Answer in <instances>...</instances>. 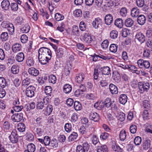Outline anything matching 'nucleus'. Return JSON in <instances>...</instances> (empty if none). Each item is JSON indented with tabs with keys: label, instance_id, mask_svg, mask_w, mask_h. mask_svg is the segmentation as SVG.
<instances>
[{
	"label": "nucleus",
	"instance_id": "nucleus-13",
	"mask_svg": "<svg viewBox=\"0 0 152 152\" xmlns=\"http://www.w3.org/2000/svg\"><path fill=\"white\" fill-rule=\"evenodd\" d=\"M53 109V106L52 105L50 104L48 105L44 110V114L46 116L49 115L52 112Z\"/></svg>",
	"mask_w": 152,
	"mask_h": 152
},
{
	"label": "nucleus",
	"instance_id": "nucleus-57",
	"mask_svg": "<svg viewBox=\"0 0 152 152\" xmlns=\"http://www.w3.org/2000/svg\"><path fill=\"white\" fill-rule=\"evenodd\" d=\"M34 137L33 135L31 133H28L26 136V139L29 141H32L33 140Z\"/></svg>",
	"mask_w": 152,
	"mask_h": 152
},
{
	"label": "nucleus",
	"instance_id": "nucleus-60",
	"mask_svg": "<svg viewBox=\"0 0 152 152\" xmlns=\"http://www.w3.org/2000/svg\"><path fill=\"white\" fill-rule=\"evenodd\" d=\"M109 134L106 132H103L100 135V138L102 140H104L107 139L109 137Z\"/></svg>",
	"mask_w": 152,
	"mask_h": 152
},
{
	"label": "nucleus",
	"instance_id": "nucleus-40",
	"mask_svg": "<svg viewBox=\"0 0 152 152\" xmlns=\"http://www.w3.org/2000/svg\"><path fill=\"white\" fill-rule=\"evenodd\" d=\"M126 132L124 130H121L119 134V137L121 140L124 141L126 139Z\"/></svg>",
	"mask_w": 152,
	"mask_h": 152
},
{
	"label": "nucleus",
	"instance_id": "nucleus-53",
	"mask_svg": "<svg viewBox=\"0 0 152 152\" xmlns=\"http://www.w3.org/2000/svg\"><path fill=\"white\" fill-rule=\"evenodd\" d=\"M73 14L75 16L79 17L82 15V12L81 10L77 9L74 11Z\"/></svg>",
	"mask_w": 152,
	"mask_h": 152
},
{
	"label": "nucleus",
	"instance_id": "nucleus-23",
	"mask_svg": "<svg viewBox=\"0 0 152 152\" xmlns=\"http://www.w3.org/2000/svg\"><path fill=\"white\" fill-rule=\"evenodd\" d=\"M25 58L24 54L23 53H18L15 56L16 60L18 62H21L23 61Z\"/></svg>",
	"mask_w": 152,
	"mask_h": 152
},
{
	"label": "nucleus",
	"instance_id": "nucleus-26",
	"mask_svg": "<svg viewBox=\"0 0 152 152\" xmlns=\"http://www.w3.org/2000/svg\"><path fill=\"white\" fill-rule=\"evenodd\" d=\"M72 90V87L69 84H66L64 85L63 87V91L66 94L70 93Z\"/></svg>",
	"mask_w": 152,
	"mask_h": 152
},
{
	"label": "nucleus",
	"instance_id": "nucleus-11",
	"mask_svg": "<svg viewBox=\"0 0 152 152\" xmlns=\"http://www.w3.org/2000/svg\"><path fill=\"white\" fill-rule=\"evenodd\" d=\"M17 4L15 3H12L11 4L10 7L12 10L13 11H17L18 8V4L20 5L21 2L20 0H14Z\"/></svg>",
	"mask_w": 152,
	"mask_h": 152
},
{
	"label": "nucleus",
	"instance_id": "nucleus-42",
	"mask_svg": "<svg viewBox=\"0 0 152 152\" xmlns=\"http://www.w3.org/2000/svg\"><path fill=\"white\" fill-rule=\"evenodd\" d=\"M51 148H55L57 147L58 143L56 139H53L50 141V144L49 145Z\"/></svg>",
	"mask_w": 152,
	"mask_h": 152
},
{
	"label": "nucleus",
	"instance_id": "nucleus-46",
	"mask_svg": "<svg viewBox=\"0 0 152 152\" xmlns=\"http://www.w3.org/2000/svg\"><path fill=\"white\" fill-rule=\"evenodd\" d=\"M117 45L115 44H112L110 47V50L111 52L115 53L117 51Z\"/></svg>",
	"mask_w": 152,
	"mask_h": 152
},
{
	"label": "nucleus",
	"instance_id": "nucleus-29",
	"mask_svg": "<svg viewBox=\"0 0 152 152\" xmlns=\"http://www.w3.org/2000/svg\"><path fill=\"white\" fill-rule=\"evenodd\" d=\"M97 151V152H108L107 147L105 145L98 146Z\"/></svg>",
	"mask_w": 152,
	"mask_h": 152
},
{
	"label": "nucleus",
	"instance_id": "nucleus-34",
	"mask_svg": "<svg viewBox=\"0 0 152 152\" xmlns=\"http://www.w3.org/2000/svg\"><path fill=\"white\" fill-rule=\"evenodd\" d=\"M134 22L133 20L130 18L127 19L125 22V25L127 27H131L133 24Z\"/></svg>",
	"mask_w": 152,
	"mask_h": 152
},
{
	"label": "nucleus",
	"instance_id": "nucleus-38",
	"mask_svg": "<svg viewBox=\"0 0 152 152\" xmlns=\"http://www.w3.org/2000/svg\"><path fill=\"white\" fill-rule=\"evenodd\" d=\"M11 70L13 74H17L19 72V68L18 66L17 65H13L11 68Z\"/></svg>",
	"mask_w": 152,
	"mask_h": 152
},
{
	"label": "nucleus",
	"instance_id": "nucleus-25",
	"mask_svg": "<svg viewBox=\"0 0 152 152\" xmlns=\"http://www.w3.org/2000/svg\"><path fill=\"white\" fill-rule=\"evenodd\" d=\"M104 106V102L102 101L98 102L94 105V107L99 110H102Z\"/></svg>",
	"mask_w": 152,
	"mask_h": 152
},
{
	"label": "nucleus",
	"instance_id": "nucleus-45",
	"mask_svg": "<svg viewBox=\"0 0 152 152\" xmlns=\"http://www.w3.org/2000/svg\"><path fill=\"white\" fill-rule=\"evenodd\" d=\"M64 18L63 15L59 13H56L55 16V18L57 21L62 20Z\"/></svg>",
	"mask_w": 152,
	"mask_h": 152
},
{
	"label": "nucleus",
	"instance_id": "nucleus-49",
	"mask_svg": "<svg viewBox=\"0 0 152 152\" xmlns=\"http://www.w3.org/2000/svg\"><path fill=\"white\" fill-rule=\"evenodd\" d=\"M125 114L123 112H120L118 113V119L120 121H122L125 120Z\"/></svg>",
	"mask_w": 152,
	"mask_h": 152
},
{
	"label": "nucleus",
	"instance_id": "nucleus-16",
	"mask_svg": "<svg viewBox=\"0 0 152 152\" xmlns=\"http://www.w3.org/2000/svg\"><path fill=\"white\" fill-rule=\"evenodd\" d=\"M151 144V141L149 139L145 140L143 142L142 147L144 150H147L150 148Z\"/></svg>",
	"mask_w": 152,
	"mask_h": 152
},
{
	"label": "nucleus",
	"instance_id": "nucleus-20",
	"mask_svg": "<svg viewBox=\"0 0 152 152\" xmlns=\"http://www.w3.org/2000/svg\"><path fill=\"white\" fill-rule=\"evenodd\" d=\"M22 48L21 45L19 43H15L13 45L12 47V50L14 53H17L20 51Z\"/></svg>",
	"mask_w": 152,
	"mask_h": 152
},
{
	"label": "nucleus",
	"instance_id": "nucleus-15",
	"mask_svg": "<svg viewBox=\"0 0 152 152\" xmlns=\"http://www.w3.org/2000/svg\"><path fill=\"white\" fill-rule=\"evenodd\" d=\"M10 3L8 0H4L1 3L2 9L4 10H7L9 8Z\"/></svg>",
	"mask_w": 152,
	"mask_h": 152
},
{
	"label": "nucleus",
	"instance_id": "nucleus-18",
	"mask_svg": "<svg viewBox=\"0 0 152 152\" xmlns=\"http://www.w3.org/2000/svg\"><path fill=\"white\" fill-rule=\"evenodd\" d=\"M12 128V125L8 121L4 122L3 126V129L5 132H8Z\"/></svg>",
	"mask_w": 152,
	"mask_h": 152
},
{
	"label": "nucleus",
	"instance_id": "nucleus-22",
	"mask_svg": "<svg viewBox=\"0 0 152 152\" xmlns=\"http://www.w3.org/2000/svg\"><path fill=\"white\" fill-rule=\"evenodd\" d=\"M140 13L139 10L137 7L133 8L131 11V15L134 18H137Z\"/></svg>",
	"mask_w": 152,
	"mask_h": 152
},
{
	"label": "nucleus",
	"instance_id": "nucleus-51",
	"mask_svg": "<svg viewBox=\"0 0 152 152\" xmlns=\"http://www.w3.org/2000/svg\"><path fill=\"white\" fill-rule=\"evenodd\" d=\"M127 10L126 7L122 8L120 11V15L122 17H125L127 14Z\"/></svg>",
	"mask_w": 152,
	"mask_h": 152
},
{
	"label": "nucleus",
	"instance_id": "nucleus-8",
	"mask_svg": "<svg viewBox=\"0 0 152 152\" xmlns=\"http://www.w3.org/2000/svg\"><path fill=\"white\" fill-rule=\"evenodd\" d=\"M23 114L19 113L13 115L12 116L11 118L13 122H19L23 119Z\"/></svg>",
	"mask_w": 152,
	"mask_h": 152
},
{
	"label": "nucleus",
	"instance_id": "nucleus-36",
	"mask_svg": "<svg viewBox=\"0 0 152 152\" xmlns=\"http://www.w3.org/2000/svg\"><path fill=\"white\" fill-rule=\"evenodd\" d=\"M7 29L10 34L12 35L14 32V27L12 23H10V25L7 28Z\"/></svg>",
	"mask_w": 152,
	"mask_h": 152
},
{
	"label": "nucleus",
	"instance_id": "nucleus-2",
	"mask_svg": "<svg viewBox=\"0 0 152 152\" xmlns=\"http://www.w3.org/2000/svg\"><path fill=\"white\" fill-rule=\"evenodd\" d=\"M35 88L33 86H28L26 90L25 94L26 96L28 97L31 98L34 96Z\"/></svg>",
	"mask_w": 152,
	"mask_h": 152
},
{
	"label": "nucleus",
	"instance_id": "nucleus-41",
	"mask_svg": "<svg viewBox=\"0 0 152 152\" xmlns=\"http://www.w3.org/2000/svg\"><path fill=\"white\" fill-rule=\"evenodd\" d=\"M27 150L30 152H34L35 150V146L33 143L28 144L27 146Z\"/></svg>",
	"mask_w": 152,
	"mask_h": 152
},
{
	"label": "nucleus",
	"instance_id": "nucleus-3",
	"mask_svg": "<svg viewBox=\"0 0 152 152\" xmlns=\"http://www.w3.org/2000/svg\"><path fill=\"white\" fill-rule=\"evenodd\" d=\"M138 87L141 93L147 91L149 88L150 85L148 83L145 82H139Z\"/></svg>",
	"mask_w": 152,
	"mask_h": 152
},
{
	"label": "nucleus",
	"instance_id": "nucleus-19",
	"mask_svg": "<svg viewBox=\"0 0 152 152\" xmlns=\"http://www.w3.org/2000/svg\"><path fill=\"white\" fill-rule=\"evenodd\" d=\"M110 91L112 94H116L118 93V91L117 87L113 84H111L109 85Z\"/></svg>",
	"mask_w": 152,
	"mask_h": 152
},
{
	"label": "nucleus",
	"instance_id": "nucleus-62",
	"mask_svg": "<svg viewBox=\"0 0 152 152\" xmlns=\"http://www.w3.org/2000/svg\"><path fill=\"white\" fill-rule=\"evenodd\" d=\"M109 44L108 41L107 40H104L102 43L101 47L103 49H106L108 47Z\"/></svg>",
	"mask_w": 152,
	"mask_h": 152
},
{
	"label": "nucleus",
	"instance_id": "nucleus-37",
	"mask_svg": "<svg viewBox=\"0 0 152 152\" xmlns=\"http://www.w3.org/2000/svg\"><path fill=\"white\" fill-rule=\"evenodd\" d=\"M101 71L102 74L108 75L110 73V70L109 67L106 66L102 68Z\"/></svg>",
	"mask_w": 152,
	"mask_h": 152
},
{
	"label": "nucleus",
	"instance_id": "nucleus-9",
	"mask_svg": "<svg viewBox=\"0 0 152 152\" xmlns=\"http://www.w3.org/2000/svg\"><path fill=\"white\" fill-rule=\"evenodd\" d=\"M82 38L84 41L87 44H90L93 41V36L88 33H85L83 35Z\"/></svg>",
	"mask_w": 152,
	"mask_h": 152
},
{
	"label": "nucleus",
	"instance_id": "nucleus-4",
	"mask_svg": "<svg viewBox=\"0 0 152 152\" xmlns=\"http://www.w3.org/2000/svg\"><path fill=\"white\" fill-rule=\"evenodd\" d=\"M137 63L138 66L140 68H145L148 69L150 66V63L149 61L144 60L142 59H140L138 60Z\"/></svg>",
	"mask_w": 152,
	"mask_h": 152
},
{
	"label": "nucleus",
	"instance_id": "nucleus-12",
	"mask_svg": "<svg viewBox=\"0 0 152 152\" xmlns=\"http://www.w3.org/2000/svg\"><path fill=\"white\" fill-rule=\"evenodd\" d=\"M113 17L110 14H107L106 15L104 18V21L106 24L110 25L113 21Z\"/></svg>",
	"mask_w": 152,
	"mask_h": 152
},
{
	"label": "nucleus",
	"instance_id": "nucleus-31",
	"mask_svg": "<svg viewBox=\"0 0 152 152\" xmlns=\"http://www.w3.org/2000/svg\"><path fill=\"white\" fill-rule=\"evenodd\" d=\"M25 124L22 123H19L17 125V129L20 132H23L25 129Z\"/></svg>",
	"mask_w": 152,
	"mask_h": 152
},
{
	"label": "nucleus",
	"instance_id": "nucleus-52",
	"mask_svg": "<svg viewBox=\"0 0 152 152\" xmlns=\"http://www.w3.org/2000/svg\"><path fill=\"white\" fill-rule=\"evenodd\" d=\"M142 142L141 138L139 136L136 137L134 140V142L135 144L136 145H139Z\"/></svg>",
	"mask_w": 152,
	"mask_h": 152
},
{
	"label": "nucleus",
	"instance_id": "nucleus-50",
	"mask_svg": "<svg viewBox=\"0 0 152 152\" xmlns=\"http://www.w3.org/2000/svg\"><path fill=\"white\" fill-rule=\"evenodd\" d=\"M7 82L5 79L3 77H0V86L4 88L6 86Z\"/></svg>",
	"mask_w": 152,
	"mask_h": 152
},
{
	"label": "nucleus",
	"instance_id": "nucleus-63",
	"mask_svg": "<svg viewBox=\"0 0 152 152\" xmlns=\"http://www.w3.org/2000/svg\"><path fill=\"white\" fill-rule=\"evenodd\" d=\"M91 140L92 142V143L94 145H96L99 141V139L96 136L93 135L92 136Z\"/></svg>",
	"mask_w": 152,
	"mask_h": 152
},
{
	"label": "nucleus",
	"instance_id": "nucleus-7",
	"mask_svg": "<svg viewBox=\"0 0 152 152\" xmlns=\"http://www.w3.org/2000/svg\"><path fill=\"white\" fill-rule=\"evenodd\" d=\"M102 24V20L99 18H95L92 22V26L95 29L100 28Z\"/></svg>",
	"mask_w": 152,
	"mask_h": 152
},
{
	"label": "nucleus",
	"instance_id": "nucleus-6",
	"mask_svg": "<svg viewBox=\"0 0 152 152\" xmlns=\"http://www.w3.org/2000/svg\"><path fill=\"white\" fill-rule=\"evenodd\" d=\"M135 40L142 44L143 43L145 40V35L141 32H137L135 36Z\"/></svg>",
	"mask_w": 152,
	"mask_h": 152
},
{
	"label": "nucleus",
	"instance_id": "nucleus-5",
	"mask_svg": "<svg viewBox=\"0 0 152 152\" xmlns=\"http://www.w3.org/2000/svg\"><path fill=\"white\" fill-rule=\"evenodd\" d=\"M18 135L17 134V132L15 130H13L9 136V138L12 143H15L18 141Z\"/></svg>",
	"mask_w": 152,
	"mask_h": 152
},
{
	"label": "nucleus",
	"instance_id": "nucleus-10",
	"mask_svg": "<svg viewBox=\"0 0 152 152\" xmlns=\"http://www.w3.org/2000/svg\"><path fill=\"white\" fill-rule=\"evenodd\" d=\"M89 118L94 122H97L99 118L98 114L95 112H91L89 115Z\"/></svg>",
	"mask_w": 152,
	"mask_h": 152
},
{
	"label": "nucleus",
	"instance_id": "nucleus-28",
	"mask_svg": "<svg viewBox=\"0 0 152 152\" xmlns=\"http://www.w3.org/2000/svg\"><path fill=\"white\" fill-rule=\"evenodd\" d=\"M146 18L144 15H141L139 16L137 18V22L140 25H143L145 23Z\"/></svg>",
	"mask_w": 152,
	"mask_h": 152
},
{
	"label": "nucleus",
	"instance_id": "nucleus-56",
	"mask_svg": "<svg viewBox=\"0 0 152 152\" xmlns=\"http://www.w3.org/2000/svg\"><path fill=\"white\" fill-rule=\"evenodd\" d=\"M79 28L82 31H84L86 30V25L84 22L81 21L80 23Z\"/></svg>",
	"mask_w": 152,
	"mask_h": 152
},
{
	"label": "nucleus",
	"instance_id": "nucleus-33",
	"mask_svg": "<svg viewBox=\"0 0 152 152\" xmlns=\"http://www.w3.org/2000/svg\"><path fill=\"white\" fill-rule=\"evenodd\" d=\"M30 27L28 24L25 25L21 28V31L23 33H28L29 31Z\"/></svg>",
	"mask_w": 152,
	"mask_h": 152
},
{
	"label": "nucleus",
	"instance_id": "nucleus-24",
	"mask_svg": "<svg viewBox=\"0 0 152 152\" xmlns=\"http://www.w3.org/2000/svg\"><path fill=\"white\" fill-rule=\"evenodd\" d=\"M72 32L73 35L78 36L79 35L80 31L78 27L76 25L73 26Z\"/></svg>",
	"mask_w": 152,
	"mask_h": 152
},
{
	"label": "nucleus",
	"instance_id": "nucleus-48",
	"mask_svg": "<svg viewBox=\"0 0 152 152\" xmlns=\"http://www.w3.org/2000/svg\"><path fill=\"white\" fill-rule=\"evenodd\" d=\"M118 32L116 30H113L110 33V37L113 39L117 38L118 36Z\"/></svg>",
	"mask_w": 152,
	"mask_h": 152
},
{
	"label": "nucleus",
	"instance_id": "nucleus-61",
	"mask_svg": "<svg viewBox=\"0 0 152 152\" xmlns=\"http://www.w3.org/2000/svg\"><path fill=\"white\" fill-rule=\"evenodd\" d=\"M23 108V106L21 105H20V104L17 106H14L13 107V110L17 112H19L21 111Z\"/></svg>",
	"mask_w": 152,
	"mask_h": 152
},
{
	"label": "nucleus",
	"instance_id": "nucleus-21",
	"mask_svg": "<svg viewBox=\"0 0 152 152\" xmlns=\"http://www.w3.org/2000/svg\"><path fill=\"white\" fill-rule=\"evenodd\" d=\"M85 77V75L81 73L77 75L75 79L76 81L78 83H81L83 81Z\"/></svg>",
	"mask_w": 152,
	"mask_h": 152
},
{
	"label": "nucleus",
	"instance_id": "nucleus-59",
	"mask_svg": "<svg viewBox=\"0 0 152 152\" xmlns=\"http://www.w3.org/2000/svg\"><path fill=\"white\" fill-rule=\"evenodd\" d=\"M136 3L138 7H141L145 4V0H136Z\"/></svg>",
	"mask_w": 152,
	"mask_h": 152
},
{
	"label": "nucleus",
	"instance_id": "nucleus-39",
	"mask_svg": "<svg viewBox=\"0 0 152 152\" xmlns=\"http://www.w3.org/2000/svg\"><path fill=\"white\" fill-rule=\"evenodd\" d=\"M55 52L56 55L59 57H61L64 54V48L61 47L59 48Z\"/></svg>",
	"mask_w": 152,
	"mask_h": 152
},
{
	"label": "nucleus",
	"instance_id": "nucleus-47",
	"mask_svg": "<svg viewBox=\"0 0 152 152\" xmlns=\"http://www.w3.org/2000/svg\"><path fill=\"white\" fill-rule=\"evenodd\" d=\"M104 105L107 108H109L111 105V99L110 98H106L104 102Z\"/></svg>",
	"mask_w": 152,
	"mask_h": 152
},
{
	"label": "nucleus",
	"instance_id": "nucleus-27",
	"mask_svg": "<svg viewBox=\"0 0 152 152\" xmlns=\"http://www.w3.org/2000/svg\"><path fill=\"white\" fill-rule=\"evenodd\" d=\"M115 24L119 28H122L124 25L122 20L120 18L117 19L115 22Z\"/></svg>",
	"mask_w": 152,
	"mask_h": 152
},
{
	"label": "nucleus",
	"instance_id": "nucleus-14",
	"mask_svg": "<svg viewBox=\"0 0 152 152\" xmlns=\"http://www.w3.org/2000/svg\"><path fill=\"white\" fill-rule=\"evenodd\" d=\"M28 72L30 75L34 76H37L39 74L38 70L33 67L29 68Z\"/></svg>",
	"mask_w": 152,
	"mask_h": 152
},
{
	"label": "nucleus",
	"instance_id": "nucleus-43",
	"mask_svg": "<svg viewBox=\"0 0 152 152\" xmlns=\"http://www.w3.org/2000/svg\"><path fill=\"white\" fill-rule=\"evenodd\" d=\"M130 30L126 28H124L123 29L122 31V36L124 37H126L130 34Z\"/></svg>",
	"mask_w": 152,
	"mask_h": 152
},
{
	"label": "nucleus",
	"instance_id": "nucleus-35",
	"mask_svg": "<svg viewBox=\"0 0 152 152\" xmlns=\"http://www.w3.org/2000/svg\"><path fill=\"white\" fill-rule=\"evenodd\" d=\"M78 136V134L77 133L73 132L69 135L68 137L69 141H72L76 140Z\"/></svg>",
	"mask_w": 152,
	"mask_h": 152
},
{
	"label": "nucleus",
	"instance_id": "nucleus-17",
	"mask_svg": "<svg viewBox=\"0 0 152 152\" xmlns=\"http://www.w3.org/2000/svg\"><path fill=\"white\" fill-rule=\"evenodd\" d=\"M127 96L125 94H121L119 98L120 103L122 104H124L127 102Z\"/></svg>",
	"mask_w": 152,
	"mask_h": 152
},
{
	"label": "nucleus",
	"instance_id": "nucleus-1",
	"mask_svg": "<svg viewBox=\"0 0 152 152\" xmlns=\"http://www.w3.org/2000/svg\"><path fill=\"white\" fill-rule=\"evenodd\" d=\"M38 53V58L39 62L42 64H46L51 58V51L46 47H43L40 48L39 50Z\"/></svg>",
	"mask_w": 152,
	"mask_h": 152
},
{
	"label": "nucleus",
	"instance_id": "nucleus-54",
	"mask_svg": "<svg viewBox=\"0 0 152 152\" xmlns=\"http://www.w3.org/2000/svg\"><path fill=\"white\" fill-rule=\"evenodd\" d=\"M64 129L65 131L67 132H69L72 129V125L70 123H66L64 126Z\"/></svg>",
	"mask_w": 152,
	"mask_h": 152
},
{
	"label": "nucleus",
	"instance_id": "nucleus-58",
	"mask_svg": "<svg viewBox=\"0 0 152 152\" xmlns=\"http://www.w3.org/2000/svg\"><path fill=\"white\" fill-rule=\"evenodd\" d=\"M23 19L22 17L18 16L15 19V22L18 24H21L23 22Z\"/></svg>",
	"mask_w": 152,
	"mask_h": 152
},
{
	"label": "nucleus",
	"instance_id": "nucleus-30",
	"mask_svg": "<svg viewBox=\"0 0 152 152\" xmlns=\"http://www.w3.org/2000/svg\"><path fill=\"white\" fill-rule=\"evenodd\" d=\"M74 107L75 110L77 111H79L82 109V107L81 104L77 101L74 102Z\"/></svg>",
	"mask_w": 152,
	"mask_h": 152
},
{
	"label": "nucleus",
	"instance_id": "nucleus-64",
	"mask_svg": "<svg viewBox=\"0 0 152 152\" xmlns=\"http://www.w3.org/2000/svg\"><path fill=\"white\" fill-rule=\"evenodd\" d=\"M45 91L46 94L50 95L52 91L51 87L50 86L46 87L45 88Z\"/></svg>",
	"mask_w": 152,
	"mask_h": 152
},
{
	"label": "nucleus",
	"instance_id": "nucleus-55",
	"mask_svg": "<svg viewBox=\"0 0 152 152\" xmlns=\"http://www.w3.org/2000/svg\"><path fill=\"white\" fill-rule=\"evenodd\" d=\"M71 121L75 123L76 122L78 119V114L76 113H73L71 116Z\"/></svg>",
	"mask_w": 152,
	"mask_h": 152
},
{
	"label": "nucleus",
	"instance_id": "nucleus-44",
	"mask_svg": "<svg viewBox=\"0 0 152 152\" xmlns=\"http://www.w3.org/2000/svg\"><path fill=\"white\" fill-rule=\"evenodd\" d=\"M8 34L7 32H2L0 35V38L2 41H5L8 39Z\"/></svg>",
	"mask_w": 152,
	"mask_h": 152
},
{
	"label": "nucleus",
	"instance_id": "nucleus-32",
	"mask_svg": "<svg viewBox=\"0 0 152 152\" xmlns=\"http://www.w3.org/2000/svg\"><path fill=\"white\" fill-rule=\"evenodd\" d=\"M49 82L53 84H55L57 81V78L56 76L53 75H50L48 77Z\"/></svg>",
	"mask_w": 152,
	"mask_h": 152
}]
</instances>
